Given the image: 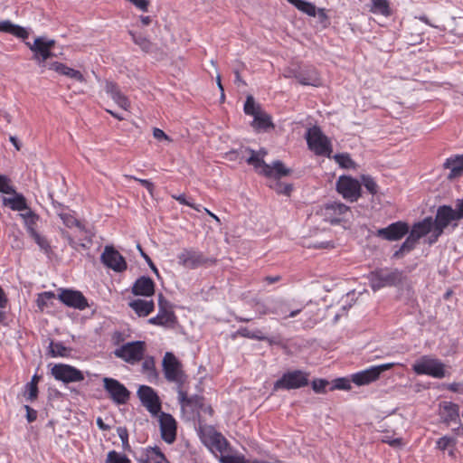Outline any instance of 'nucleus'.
<instances>
[{
  "label": "nucleus",
  "mask_w": 463,
  "mask_h": 463,
  "mask_svg": "<svg viewBox=\"0 0 463 463\" xmlns=\"http://www.w3.org/2000/svg\"><path fill=\"white\" fill-rule=\"evenodd\" d=\"M199 434L203 443L219 458L225 453L232 452L228 440L213 427L209 425H200Z\"/></svg>",
  "instance_id": "nucleus-1"
},
{
  "label": "nucleus",
  "mask_w": 463,
  "mask_h": 463,
  "mask_svg": "<svg viewBox=\"0 0 463 463\" xmlns=\"http://www.w3.org/2000/svg\"><path fill=\"white\" fill-rule=\"evenodd\" d=\"M163 372L168 382L177 384V390L184 388L187 375L183 371V366L175 355L170 352L165 353L162 361Z\"/></svg>",
  "instance_id": "nucleus-2"
},
{
  "label": "nucleus",
  "mask_w": 463,
  "mask_h": 463,
  "mask_svg": "<svg viewBox=\"0 0 463 463\" xmlns=\"http://www.w3.org/2000/svg\"><path fill=\"white\" fill-rule=\"evenodd\" d=\"M404 279L403 273L399 269H380L370 274L372 288L376 291L384 287L398 286Z\"/></svg>",
  "instance_id": "nucleus-3"
},
{
  "label": "nucleus",
  "mask_w": 463,
  "mask_h": 463,
  "mask_svg": "<svg viewBox=\"0 0 463 463\" xmlns=\"http://www.w3.org/2000/svg\"><path fill=\"white\" fill-rule=\"evenodd\" d=\"M417 374H425L436 379H442L447 375L446 365L440 360L430 355H423L412 365Z\"/></svg>",
  "instance_id": "nucleus-4"
},
{
  "label": "nucleus",
  "mask_w": 463,
  "mask_h": 463,
  "mask_svg": "<svg viewBox=\"0 0 463 463\" xmlns=\"http://www.w3.org/2000/svg\"><path fill=\"white\" fill-rule=\"evenodd\" d=\"M146 350L144 341L128 342L114 351V355L129 364H136L142 361Z\"/></svg>",
  "instance_id": "nucleus-5"
},
{
  "label": "nucleus",
  "mask_w": 463,
  "mask_h": 463,
  "mask_svg": "<svg viewBox=\"0 0 463 463\" xmlns=\"http://www.w3.org/2000/svg\"><path fill=\"white\" fill-rule=\"evenodd\" d=\"M320 215L324 221L331 224L345 223L352 218L353 213L347 205L333 202L325 204L320 210Z\"/></svg>",
  "instance_id": "nucleus-6"
},
{
  "label": "nucleus",
  "mask_w": 463,
  "mask_h": 463,
  "mask_svg": "<svg viewBox=\"0 0 463 463\" xmlns=\"http://www.w3.org/2000/svg\"><path fill=\"white\" fill-rule=\"evenodd\" d=\"M178 264L190 269L215 263L214 259L206 257L203 252L193 248H184L177 255Z\"/></svg>",
  "instance_id": "nucleus-7"
},
{
  "label": "nucleus",
  "mask_w": 463,
  "mask_h": 463,
  "mask_svg": "<svg viewBox=\"0 0 463 463\" xmlns=\"http://www.w3.org/2000/svg\"><path fill=\"white\" fill-rule=\"evenodd\" d=\"M307 142L310 150L317 156H330L331 144L318 127L308 128L306 134Z\"/></svg>",
  "instance_id": "nucleus-8"
},
{
  "label": "nucleus",
  "mask_w": 463,
  "mask_h": 463,
  "mask_svg": "<svg viewBox=\"0 0 463 463\" xmlns=\"http://www.w3.org/2000/svg\"><path fill=\"white\" fill-rule=\"evenodd\" d=\"M55 43V40L48 39L44 36L36 37L33 43H25L33 53V59L42 66L45 65L48 59L54 56L52 49L54 47Z\"/></svg>",
  "instance_id": "nucleus-9"
},
{
  "label": "nucleus",
  "mask_w": 463,
  "mask_h": 463,
  "mask_svg": "<svg viewBox=\"0 0 463 463\" xmlns=\"http://www.w3.org/2000/svg\"><path fill=\"white\" fill-rule=\"evenodd\" d=\"M308 376L307 373L301 370L288 372L275 382L273 390H291L307 386L308 384Z\"/></svg>",
  "instance_id": "nucleus-10"
},
{
  "label": "nucleus",
  "mask_w": 463,
  "mask_h": 463,
  "mask_svg": "<svg viewBox=\"0 0 463 463\" xmlns=\"http://www.w3.org/2000/svg\"><path fill=\"white\" fill-rule=\"evenodd\" d=\"M151 325L173 327L176 323V317L172 309V305L163 294L158 296V313L156 317L148 319Z\"/></svg>",
  "instance_id": "nucleus-11"
},
{
  "label": "nucleus",
  "mask_w": 463,
  "mask_h": 463,
  "mask_svg": "<svg viewBox=\"0 0 463 463\" xmlns=\"http://www.w3.org/2000/svg\"><path fill=\"white\" fill-rule=\"evenodd\" d=\"M55 380L63 383H78L85 379L84 373L74 366L66 364H56L51 369Z\"/></svg>",
  "instance_id": "nucleus-12"
},
{
  "label": "nucleus",
  "mask_w": 463,
  "mask_h": 463,
  "mask_svg": "<svg viewBox=\"0 0 463 463\" xmlns=\"http://www.w3.org/2000/svg\"><path fill=\"white\" fill-rule=\"evenodd\" d=\"M103 387L109 393L110 399L117 404H125L130 397V392L119 381L104 377Z\"/></svg>",
  "instance_id": "nucleus-13"
},
{
  "label": "nucleus",
  "mask_w": 463,
  "mask_h": 463,
  "mask_svg": "<svg viewBox=\"0 0 463 463\" xmlns=\"http://www.w3.org/2000/svg\"><path fill=\"white\" fill-rule=\"evenodd\" d=\"M336 191L346 200L355 202L360 197L361 184L351 176L342 175L336 182Z\"/></svg>",
  "instance_id": "nucleus-14"
},
{
  "label": "nucleus",
  "mask_w": 463,
  "mask_h": 463,
  "mask_svg": "<svg viewBox=\"0 0 463 463\" xmlns=\"http://www.w3.org/2000/svg\"><path fill=\"white\" fill-rule=\"evenodd\" d=\"M454 209L449 205H441L437 209L435 220L433 221L435 226V240L442 234L445 228H447L451 222L458 221Z\"/></svg>",
  "instance_id": "nucleus-15"
},
{
  "label": "nucleus",
  "mask_w": 463,
  "mask_h": 463,
  "mask_svg": "<svg viewBox=\"0 0 463 463\" xmlns=\"http://www.w3.org/2000/svg\"><path fill=\"white\" fill-rule=\"evenodd\" d=\"M58 299L65 306L79 310H84L89 307L87 298L78 290L60 288Z\"/></svg>",
  "instance_id": "nucleus-16"
},
{
  "label": "nucleus",
  "mask_w": 463,
  "mask_h": 463,
  "mask_svg": "<svg viewBox=\"0 0 463 463\" xmlns=\"http://www.w3.org/2000/svg\"><path fill=\"white\" fill-rule=\"evenodd\" d=\"M137 396L142 405L146 407L152 415H157L159 413L161 402L153 388L141 385L137 390Z\"/></svg>",
  "instance_id": "nucleus-17"
},
{
  "label": "nucleus",
  "mask_w": 463,
  "mask_h": 463,
  "mask_svg": "<svg viewBox=\"0 0 463 463\" xmlns=\"http://www.w3.org/2000/svg\"><path fill=\"white\" fill-rule=\"evenodd\" d=\"M100 260L106 267L116 272H122L127 269V262L124 257L113 246L104 248Z\"/></svg>",
  "instance_id": "nucleus-18"
},
{
  "label": "nucleus",
  "mask_w": 463,
  "mask_h": 463,
  "mask_svg": "<svg viewBox=\"0 0 463 463\" xmlns=\"http://www.w3.org/2000/svg\"><path fill=\"white\" fill-rule=\"evenodd\" d=\"M409 225L405 222H396L385 228L378 229L375 235L386 241H394L403 238L409 232Z\"/></svg>",
  "instance_id": "nucleus-19"
},
{
  "label": "nucleus",
  "mask_w": 463,
  "mask_h": 463,
  "mask_svg": "<svg viewBox=\"0 0 463 463\" xmlns=\"http://www.w3.org/2000/svg\"><path fill=\"white\" fill-rule=\"evenodd\" d=\"M393 364H384L377 366H372L369 369L356 373L352 375V382L356 385H365L377 380L380 374L391 369Z\"/></svg>",
  "instance_id": "nucleus-20"
},
{
  "label": "nucleus",
  "mask_w": 463,
  "mask_h": 463,
  "mask_svg": "<svg viewBox=\"0 0 463 463\" xmlns=\"http://www.w3.org/2000/svg\"><path fill=\"white\" fill-rule=\"evenodd\" d=\"M159 424L162 439L168 444L173 443L176 438V421L175 418L169 413L161 412Z\"/></svg>",
  "instance_id": "nucleus-21"
},
{
  "label": "nucleus",
  "mask_w": 463,
  "mask_h": 463,
  "mask_svg": "<svg viewBox=\"0 0 463 463\" xmlns=\"http://www.w3.org/2000/svg\"><path fill=\"white\" fill-rule=\"evenodd\" d=\"M245 151L250 154V156L246 159L247 164L252 165L258 174L269 175L271 172L269 165L265 163L263 159L267 155V151L265 149L255 151L250 148H246Z\"/></svg>",
  "instance_id": "nucleus-22"
},
{
  "label": "nucleus",
  "mask_w": 463,
  "mask_h": 463,
  "mask_svg": "<svg viewBox=\"0 0 463 463\" xmlns=\"http://www.w3.org/2000/svg\"><path fill=\"white\" fill-rule=\"evenodd\" d=\"M132 293L135 296H153L155 293V282L149 277L142 276L133 284Z\"/></svg>",
  "instance_id": "nucleus-23"
},
{
  "label": "nucleus",
  "mask_w": 463,
  "mask_h": 463,
  "mask_svg": "<svg viewBox=\"0 0 463 463\" xmlns=\"http://www.w3.org/2000/svg\"><path fill=\"white\" fill-rule=\"evenodd\" d=\"M106 92L110 98L118 104V106L124 110H128L130 108V101L126 95H124L118 86L112 82L107 81L105 86Z\"/></svg>",
  "instance_id": "nucleus-24"
},
{
  "label": "nucleus",
  "mask_w": 463,
  "mask_h": 463,
  "mask_svg": "<svg viewBox=\"0 0 463 463\" xmlns=\"http://www.w3.org/2000/svg\"><path fill=\"white\" fill-rule=\"evenodd\" d=\"M439 416L447 425H449L452 421H457L459 418L458 405L451 402H443L439 405Z\"/></svg>",
  "instance_id": "nucleus-25"
},
{
  "label": "nucleus",
  "mask_w": 463,
  "mask_h": 463,
  "mask_svg": "<svg viewBox=\"0 0 463 463\" xmlns=\"http://www.w3.org/2000/svg\"><path fill=\"white\" fill-rule=\"evenodd\" d=\"M271 315L281 317L282 318L294 317L298 315L301 309L291 310L288 302L282 299L271 300Z\"/></svg>",
  "instance_id": "nucleus-26"
},
{
  "label": "nucleus",
  "mask_w": 463,
  "mask_h": 463,
  "mask_svg": "<svg viewBox=\"0 0 463 463\" xmlns=\"http://www.w3.org/2000/svg\"><path fill=\"white\" fill-rule=\"evenodd\" d=\"M445 169H449L448 179L453 180L459 177L463 173V155H458L447 158L443 164Z\"/></svg>",
  "instance_id": "nucleus-27"
},
{
  "label": "nucleus",
  "mask_w": 463,
  "mask_h": 463,
  "mask_svg": "<svg viewBox=\"0 0 463 463\" xmlns=\"http://www.w3.org/2000/svg\"><path fill=\"white\" fill-rule=\"evenodd\" d=\"M49 69L56 71L57 73H59L61 75H64L71 79H73L77 81H80V82L86 81L83 74L80 71L70 68L64 63H61L59 61L51 62L49 64Z\"/></svg>",
  "instance_id": "nucleus-28"
},
{
  "label": "nucleus",
  "mask_w": 463,
  "mask_h": 463,
  "mask_svg": "<svg viewBox=\"0 0 463 463\" xmlns=\"http://www.w3.org/2000/svg\"><path fill=\"white\" fill-rule=\"evenodd\" d=\"M294 77L302 85L319 86V74L315 68H307L294 74Z\"/></svg>",
  "instance_id": "nucleus-29"
},
{
  "label": "nucleus",
  "mask_w": 463,
  "mask_h": 463,
  "mask_svg": "<svg viewBox=\"0 0 463 463\" xmlns=\"http://www.w3.org/2000/svg\"><path fill=\"white\" fill-rule=\"evenodd\" d=\"M432 227H434L432 218L427 217L421 222L415 223L410 232V234L419 241L421 237L428 234L431 231Z\"/></svg>",
  "instance_id": "nucleus-30"
},
{
  "label": "nucleus",
  "mask_w": 463,
  "mask_h": 463,
  "mask_svg": "<svg viewBox=\"0 0 463 463\" xmlns=\"http://www.w3.org/2000/svg\"><path fill=\"white\" fill-rule=\"evenodd\" d=\"M128 305L139 317L148 316L155 308V304L152 300L139 298L132 300Z\"/></svg>",
  "instance_id": "nucleus-31"
},
{
  "label": "nucleus",
  "mask_w": 463,
  "mask_h": 463,
  "mask_svg": "<svg viewBox=\"0 0 463 463\" xmlns=\"http://www.w3.org/2000/svg\"><path fill=\"white\" fill-rule=\"evenodd\" d=\"M178 401L183 407H192L195 409H202L203 406V398L200 396L188 397L186 392L181 388L177 390Z\"/></svg>",
  "instance_id": "nucleus-32"
},
{
  "label": "nucleus",
  "mask_w": 463,
  "mask_h": 463,
  "mask_svg": "<svg viewBox=\"0 0 463 463\" xmlns=\"http://www.w3.org/2000/svg\"><path fill=\"white\" fill-rule=\"evenodd\" d=\"M271 172L269 175H264L266 177L274 178V181H279L281 177L288 176L291 174L292 170L285 166L280 160L274 161L269 165Z\"/></svg>",
  "instance_id": "nucleus-33"
},
{
  "label": "nucleus",
  "mask_w": 463,
  "mask_h": 463,
  "mask_svg": "<svg viewBox=\"0 0 463 463\" xmlns=\"http://www.w3.org/2000/svg\"><path fill=\"white\" fill-rule=\"evenodd\" d=\"M254 119L252 122V127L256 129H264L273 127V124L271 122V118L269 114H267L264 111L257 112L253 116Z\"/></svg>",
  "instance_id": "nucleus-34"
},
{
  "label": "nucleus",
  "mask_w": 463,
  "mask_h": 463,
  "mask_svg": "<svg viewBox=\"0 0 463 463\" xmlns=\"http://www.w3.org/2000/svg\"><path fill=\"white\" fill-rule=\"evenodd\" d=\"M142 373L146 375L148 381L156 380L158 373L156 369L155 358L153 356H146L142 363Z\"/></svg>",
  "instance_id": "nucleus-35"
},
{
  "label": "nucleus",
  "mask_w": 463,
  "mask_h": 463,
  "mask_svg": "<svg viewBox=\"0 0 463 463\" xmlns=\"http://www.w3.org/2000/svg\"><path fill=\"white\" fill-rule=\"evenodd\" d=\"M15 196L12 198H4V203L9 205L14 211H24L28 209L26 200L21 194H14Z\"/></svg>",
  "instance_id": "nucleus-36"
},
{
  "label": "nucleus",
  "mask_w": 463,
  "mask_h": 463,
  "mask_svg": "<svg viewBox=\"0 0 463 463\" xmlns=\"http://www.w3.org/2000/svg\"><path fill=\"white\" fill-rule=\"evenodd\" d=\"M418 242V240H416L414 237H412L411 234L407 237V239L404 241V242L401 245L398 250H396L393 253V258L400 259L404 256L405 253L410 252L412 250L416 244Z\"/></svg>",
  "instance_id": "nucleus-37"
},
{
  "label": "nucleus",
  "mask_w": 463,
  "mask_h": 463,
  "mask_svg": "<svg viewBox=\"0 0 463 463\" xmlns=\"http://www.w3.org/2000/svg\"><path fill=\"white\" fill-rule=\"evenodd\" d=\"M129 34L131 35L133 42L138 45L144 52L148 53L153 51L154 44L149 39L141 34H137L132 31H129Z\"/></svg>",
  "instance_id": "nucleus-38"
},
{
  "label": "nucleus",
  "mask_w": 463,
  "mask_h": 463,
  "mask_svg": "<svg viewBox=\"0 0 463 463\" xmlns=\"http://www.w3.org/2000/svg\"><path fill=\"white\" fill-rule=\"evenodd\" d=\"M143 459L147 460L150 463H169L163 452L157 447L148 448L146 449V458Z\"/></svg>",
  "instance_id": "nucleus-39"
},
{
  "label": "nucleus",
  "mask_w": 463,
  "mask_h": 463,
  "mask_svg": "<svg viewBox=\"0 0 463 463\" xmlns=\"http://www.w3.org/2000/svg\"><path fill=\"white\" fill-rule=\"evenodd\" d=\"M288 3L296 6L301 12L308 14L309 16H316L317 8L312 3L305 0H287Z\"/></svg>",
  "instance_id": "nucleus-40"
},
{
  "label": "nucleus",
  "mask_w": 463,
  "mask_h": 463,
  "mask_svg": "<svg viewBox=\"0 0 463 463\" xmlns=\"http://www.w3.org/2000/svg\"><path fill=\"white\" fill-rule=\"evenodd\" d=\"M55 298V294L51 291L43 292L38 295L36 299V304L41 312L44 310L45 307L52 305V300Z\"/></svg>",
  "instance_id": "nucleus-41"
},
{
  "label": "nucleus",
  "mask_w": 463,
  "mask_h": 463,
  "mask_svg": "<svg viewBox=\"0 0 463 463\" xmlns=\"http://www.w3.org/2000/svg\"><path fill=\"white\" fill-rule=\"evenodd\" d=\"M238 335H241L242 337L250 338V339H255V340H264L266 339V336L263 335L261 330L256 329L255 331H251L247 327H241L236 332Z\"/></svg>",
  "instance_id": "nucleus-42"
},
{
  "label": "nucleus",
  "mask_w": 463,
  "mask_h": 463,
  "mask_svg": "<svg viewBox=\"0 0 463 463\" xmlns=\"http://www.w3.org/2000/svg\"><path fill=\"white\" fill-rule=\"evenodd\" d=\"M30 237L45 253H49L52 250L51 245L46 237L40 234L37 231H32V234L30 235Z\"/></svg>",
  "instance_id": "nucleus-43"
},
{
  "label": "nucleus",
  "mask_w": 463,
  "mask_h": 463,
  "mask_svg": "<svg viewBox=\"0 0 463 463\" xmlns=\"http://www.w3.org/2000/svg\"><path fill=\"white\" fill-rule=\"evenodd\" d=\"M372 8L371 11L373 13L380 14L385 16L390 14V7L387 0H372Z\"/></svg>",
  "instance_id": "nucleus-44"
},
{
  "label": "nucleus",
  "mask_w": 463,
  "mask_h": 463,
  "mask_svg": "<svg viewBox=\"0 0 463 463\" xmlns=\"http://www.w3.org/2000/svg\"><path fill=\"white\" fill-rule=\"evenodd\" d=\"M21 215L24 220L27 232L29 233V235H31L32 231H36L34 226L36 225L39 217L31 210H29L26 213H23Z\"/></svg>",
  "instance_id": "nucleus-45"
},
{
  "label": "nucleus",
  "mask_w": 463,
  "mask_h": 463,
  "mask_svg": "<svg viewBox=\"0 0 463 463\" xmlns=\"http://www.w3.org/2000/svg\"><path fill=\"white\" fill-rule=\"evenodd\" d=\"M334 159L342 168L351 169L355 167V163L348 154H336L334 156Z\"/></svg>",
  "instance_id": "nucleus-46"
},
{
  "label": "nucleus",
  "mask_w": 463,
  "mask_h": 463,
  "mask_svg": "<svg viewBox=\"0 0 463 463\" xmlns=\"http://www.w3.org/2000/svg\"><path fill=\"white\" fill-rule=\"evenodd\" d=\"M219 461L221 463H250L243 455L232 454V452L219 456Z\"/></svg>",
  "instance_id": "nucleus-47"
},
{
  "label": "nucleus",
  "mask_w": 463,
  "mask_h": 463,
  "mask_svg": "<svg viewBox=\"0 0 463 463\" xmlns=\"http://www.w3.org/2000/svg\"><path fill=\"white\" fill-rule=\"evenodd\" d=\"M260 105L255 103V100L251 95L247 96L244 104V112L247 115L254 116L257 112L261 111Z\"/></svg>",
  "instance_id": "nucleus-48"
},
{
  "label": "nucleus",
  "mask_w": 463,
  "mask_h": 463,
  "mask_svg": "<svg viewBox=\"0 0 463 463\" xmlns=\"http://www.w3.org/2000/svg\"><path fill=\"white\" fill-rule=\"evenodd\" d=\"M269 186L274 189L279 194L289 195L292 192V185L289 184H282L279 181H272Z\"/></svg>",
  "instance_id": "nucleus-49"
},
{
  "label": "nucleus",
  "mask_w": 463,
  "mask_h": 463,
  "mask_svg": "<svg viewBox=\"0 0 463 463\" xmlns=\"http://www.w3.org/2000/svg\"><path fill=\"white\" fill-rule=\"evenodd\" d=\"M52 356H68L70 350L64 346L61 343H53L50 345Z\"/></svg>",
  "instance_id": "nucleus-50"
},
{
  "label": "nucleus",
  "mask_w": 463,
  "mask_h": 463,
  "mask_svg": "<svg viewBox=\"0 0 463 463\" xmlns=\"http://www.w3.org/2000/svg\"><path fill=\"white\" fill-rule=\"evenodd\" d=\"M312 389L317 393L326 392V387L331 386V383L326 379H315L311 383Z\"/></svg>",
  "instance_id": "nucleus-51"
},
{
  "label": "nucleus",
  "mask_w": 463,
  "mask_h": 463,
  "mask_svg": "<svg viewBox=\"0 0 463 463\" xmlns=\"http://www.w3.org/2000/svg\"><path fill=\"white\" fill-rule=\"evenodd\" d=\"M351 383L346 378H337L334 382L331 383V386L329 387L330 391L334 390H350Z\"/></svg>",
  "instance_id": "nucleus-52"
},
{
  "label": "nucleus",
  "mask_w": 463,
  "mask_h": 463,
  "mask_svg": "<svg viewBox=\"0 0 463 463\" xmlns=\"http://www.w3.org/2000/svg\"><path fill=\"white\" fill-rule=\"evenodd\" d=\"M107 463H131L130 460L125 456L114 450L109 451L107 456Z\"/></svg>",
  "instance_id": "nucleus-53"
},
{
  "label": "nucleus",
  "mask_w": 463,
  "mask_h": 463,
  "mask_svg": "<svg viewBox=\"0 0 463 463\" xmlns=\"http://www.w3.org/2000/svg\"><path fill=\"white\" fill-rule=\"evenodd\" d=\"M59 216L61 217V219L62 220L63 223L67 227L71 228V227L76 226V227H78L80 230L83 229V226L81 225L80 221H78L72 215L68 214V213H60Z\"/></svg>",
  "instance_id": "nucleus-54"
},
{
  "label": "nucleus",
  "mask_w": 463,
  "mask_h": 463,
  "mask_svg": "<svg viewBox=\"0 0 463 463\" xmlns=\"http://www.w3.org/2000/svg\"><path fill=\"white\" fill-rule=\"evenodd\" d=\"M456 445V439L453 437L443 436L437 440V448L442 451L446 450L449 447Z\"/></svg>",
  "instance_id": "nucleus-55"
},
{
  "label": "nucleus",
  "mask_w": 463,
  "mask_h": 463,
  "mask_svg": "<svg viewBox=\"0 0 463 463\" xmlns=\"http://www.w3.org/2000/svg\"><path fill=\"white\" fill-rule=\"evenodd\" d=\"M362 182L366 190L372 194H375L378 190V185L375 181L369 175H363Z\"/></svg>",
  "instance_id": "nucleus-56"
},
{
  "label": "nucleus",
  "mask_w": 463,
  "mask_h": 463,
  "mask_svg": "<svg viewBox=\"0 0 463 463\" xmlns=\"http://www.w3.org/2000/svg\"><path fill=\"white\" fill-rule=\"evenodd\" d=\"M10 180L7 176L0 175V193L13 194L15 190L10 185Z\"/></svg>",
  "instance_id": "nucleus-57"
},
{
  "label": "nucleus",
  "mask_w": 463,
  "mask_h": 463,
  "mask_svg": "<svg viewBox=\"0 0 463 463\" xmlns=\"http://www.w3.org/2000/svg\"><path fill=\"white\" fill-rule=\"evenodd\" d=\"M25 388L26 399L30 402L34 401L38 396V387L36 386V383H28Z\"/></svg>",
  "instance_id": "nucleus-58"
},
{
  "label": "nucleus",
  "mask_w": 463,
  "mask_h": 463,
  "mask_svg": "<svg viewBox=\"0 0 463 463\" xmlns=\"http://www.w3.org/2000/svg\"><path fill=\"white\" fill-rule=\"evenodd\" d=\"M11 34L22 40H25L29 37V32L26 28L14 24Z\"/></svg>",
  "instance_id": "nucleus-59"
},
{
  "label": "nucleus",
  "mask_w": 463,
  "mask_h": 463,
  "mask_svg": "<svg viewBox=\"0 0 463 463\" xmlns=\"http://www.w3.org/2000/svg\"><path fill=\"white\" fill-rule=\"evenodd\" d=\"M255 309L260 316L271 315V301L268 303L256 302Z\"/></svg>",
  "instance_id": "nucleus-60"
},
{
  "label": "nucleus",
  "mask_w": 463,
  "mask_h": 463,
  "mask_svg": "<svg viewBox=\"0 0 463 463\" xmlns=\"http://www.w3.org/2000/svg\"><path fill=\"white\" fill-rule=\"evenodd\" d=\"M153 136L157 140H166L168 142L172 141L169 136H167L162 129L157 128L153 129Z\"/></svg>",
  "instance_id": "nucleus-61"
},
{
  "label": "nucleus",
  "mask_w": 463,
  "mask_h": 463,
  "mask_svg": "<svg viewBox=\"0 0 463 463\" xmlns=\"http://www.w3.org/2000/svg\"><path fill=\"white\" fill-rule=\"evenodd\" d=\"M118 434L122 441V445L124 448L128 447V433L126 428H118Z\"/></svg>",
  "instance_id": "nucleus-62"
},
{
  "label": "nucleus",
  "mask_w": 463,
  "mask_h": 463,
  "mask_svg": "<svg viewBox=\"0 0 463 463\" xmlns=\"http://www.w3.org/2000/svg\"><path fill=\"white\" fill-rule=\"evenodd\" d=\"M26 411V419L28 422H33L37 418V411L29 405H24Z\"/></svg>",
  "instance_id": "nucleus-63"
},
{
  "label": "nucleus",
  "mask_w": 463,
  "mask_h": 463,
  "mask_svg": "<svg viewBox=\"0 0 463 463\" xmlns=\"http://www.w3.org/2000/svg\"><path fill=\"white\" fill-rule=\"evenodd\" d=\"M454 212L459 220L463 219V199L457 201L456 209H454Z\"/></svg>",
  "instance_id": "nucleus-64"
}]
</instances>
